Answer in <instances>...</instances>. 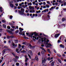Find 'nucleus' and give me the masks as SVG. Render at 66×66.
<instances>
[{
  "label": "nucleus",
  "mask_w": 66,
  "mask_h": 66,
  "mask_svg": "<svg viewBox=\"0 0 66 66\" xmlns=\"http://www.w3.org/2000/svg\"><path fill=\"white\" fill-rule=\"evenodd\" d=\"M21 11H20V10H19L18 11V12L20 15H24L25 16H26V14H24V9H21Z\"/></svg>",
  "instance_id": "nucleus-1"
},
{
  "label": "nucleus",
  "mask_w": 66,
  "mask_h": 66,
  "mask_svg": "<svg viewBox=\"0 0 66 66\" xmlns=\"http://www.w3.org/2000/svg\"><path fill=\"white\" fill-rule=\"evenodd\" d=\"M19 30H20V32L19 33V34L21 35H23V36H25L24 31H23L22 32V31H23V29L21 28V27H20L19 28Z\"/></svg>",
  "instance_id": "nucleus-2"
},
{
  "label": "nucleus",
  "mask_w": 66,
  "mask_h": 66,
  "mask_svg": "<svg viewBox=\"0 0 66 66\" xmlns=\"http://www.w3.org/2000/svg\"><path fill=\"white\" fill-rule=\"evenodd\" d=\"M12 46L13 48H14V47H17L18 45L17 44L15 45V43H13V42H12Z\"/></svg>",
  "instance_id": "nucleus-3"
},
{
  "label": "nucleus",
  "mask_w": 66,
  "mask_h": 66,
  "mask_svg": "<svg viewBox=\"0 0 66 66\" xmlns=\"http://www.w3.org/2000/svg\"><path fill=\"white\" fill-rule=\"evenodd\" d=\"M6 31L7 32H8L10 34V35H13L14 34V32H12V31H10V30L7 29L6 30Z\"/></svg>",
  "instance_id": "nucleus-4"
},
{
  "label": "nucleus",
  "mask_w": 66,
  "mask_h": 66,
  "mask_svg": "<svg viewBox=\"0 0 66 66\" xmlns=\"http://www.w3.org/2000/svg\"><path fill=\"white\" fill-rule=\"evenodd\" d=\"M34 34L33 33H30L29 34L28 36L29 37H31V38H32L33 36H33Z\"/></svg>",
  "instance_id": "nucleus-5"
},
{
  "label": "nucleus",
  "mask_w": 66,
  "mask_h": 66,
  "mask_svg": "<svg viewBox=\"0 0 66 66\" xmlns=\"http://www.w3.org/2000/svg\"><path fill=\"white\" fill-rule=\"evenodd\" d=\"M60 34L58 33V34H55V38H57V37H58L59 35H60Z\"/></svg>",
  "instance_id": "nucleus-6"
},
{
  "label": "nucleus",
  "mask_w": 66,
  "mask_h": 66,
  "mask_svg": "<svg viewBox=\"0 0 66 66\" xmlns=\"http://www.w3.org/2000/svg\"><path fill=\"white\" fill-rule=\"evenodd\" d=\"M34 35V36H38V35L36 33V32H34L33 33Z\"/></svg>",
  "instance_id": "nucleus-7"
},
{
  "label": "nucleus",
  "mask_w": 66,
  "mask_h": 66,
  "mask_svg": "<svg viewBox=\"0 0 66 66\" xmlns=\"http://www.w3.org/2000/svg\"><path fill=\"white\" fill-rule=\"evenodd\" d=\"M13 62H15L16 63H17V59H16V58H14L13 59Z\"/></svg>",
  "instance_id": "nucleus-8"
},
{
  "label": "nucleus",
  "mask_w": 66,
  "mask_h": 66,
  "mask_svg": "<svg viewBox=\"0 0 66 66\" xmlns=\"http://www.w3.org/2000/svg\"><path fill=\"white\" fill-rule=\"evenodd\" d=\"M60 47L61 48H64V47H65L64 45L62 44L60 45Z\"/></svg>",
  "instance_id": "nucleus-9"
},
{
  "label": "nucleus",
  "mask_w": 66,
  "mask_h": 66,
  "mask_svg": "<svg viewBox=\"0 0 66 66\" xmlns=\"http://www.w3.org/2000/svg\"><path fill=\"white\" fill-rule=\"evenodd\" d=\"M47 41L45 40V42H46V45H48V42H49V39H47Z\"/></svg>",
  "instance_id": "nucleus-10"
},
{
  "label": "nucleus",
  "mask_w": 66,
  "mask_h": 66,
  "mask_svg": "<svg viewBox=\"0 0 66 66\" xmlns=\"http://www.w3.org/2000/svg\"><path fill=\"white\" fill-rule=\"evenodd\" d=\"M40 48L41 49L43 50H44V51L45 52H46V50L44 49V48L43 47H40Z\"/></svg>",
  "instance_id": "nucleus-11"
},
{
  "label": "nucleus",
  "mask_w": 66,
  "mask_h": 66,
  "mask_svg": "<svg viewBox=\"0 0 66 66\" xmlns=\"http://www.w3.org/2000/svg\"><path fill=\"white\" fill-rule=\"evenodd\" d=\"M29 8L30 10H32V9H33V10H34V8L32 6H29Z\"/></svg>",
  "instance_id": "nucleus-12"
},
{
  "label": "nucleus",
  "mask_w": 66,
  "mask_h": 66,
  "mask_svg": "<svg viewBox=\"0 0 66 66\" xmlns=\"http://www.w3.org/2000/svg\"><path fill=\"white\" fill-rule=\"evenodd\" d=\"M10 7H11L13 8L14 7V5H13L12 4H10Z\"/></svg>",
  "instance_id": "nucleus-13"
},
{
  "label": "nucleus",
  "mask_w": 66,
  "mask_h": 66,
  "mask_svg": "<svg viewBox=\"0 0 66 66\" xmlns=\"http://www.w3.org/2000/svg\"><path fill=\"white\" fill-rule=\"evenodd\" d=\"M55 63V61H53L52 63H51V65L52 66H54V63Z\"/></svg>",
  "instance_id": "nucleus-14"
},
{
  "label": "nucleus",
  "mask_w": 66,
  "mask_h": 66,
  "mask_svg": "<svg viewBox=\"0 0 66 66\" xmlns=\"http://www.w3.org/2000/svg\"><path fill=\"white\" fill-rule=\"evenodd\" d=\"M58 61H59V62L60 63H62V61H61V59L59 58H58Z\"/></svg>",
  "instance_id": "nucleus-15"
},
{
  "label": "nucleus",
  "mask_w": 66,
  "mask_h": 66,
  "mask_svg": "<svg viewBox=\"0 0 66 66\" xmlns=\"http://www.w3.org/2000/svg\"><path fill=\"white\" fill-rule=\"evenodd\" d=\"M47 51H48V52H49V53L50 54H51V51H50V50H49V49H47Z\"/></svg>",
  "instance_id": "nucleus-16"
},
{
  "label": "nucleus",
  "mask_w": 66,
  "mask_h": 66,
  "mask_svg": "<svg viewBox=\"0 0 66 66\" xmlns=\"http://www.w3.org/2000/svg\"><path fill=\"white\" fill-rule=\"evenodd\" d=\"M16 65V66H19V65H20V64H19V63H16L15 64Z\"/></svg>",
  "instance_id": "nucleus-17"
},
{
  "label": "nucleus",
  "mask_w": 66,
  "mask_h": 66,
  "mask_svg": "<svg viewBox=\"0 0 66 66\" xmlns=\"http://www.w3.org/2000/svg\"><path fill=\"white\" fill-rule=\"evenodd\" d=\"M3 27L4 28H6V25H5V24H3Z\"/></svg>",
  "instance_id": "nucleus-18"
},
{
  "label": "nucleus",
  "mask_w": 66,
  "mask_h": 66,
  "mask_svg": "<svg viewBox=\"0 0 66 66\" xmlns=\"http://www.w3.org/2000/svg\"><path fill=\"white\" fill-rule=\"evenodd\" d=\"M28 60V58H26V60L25 61V62H27V61Z\"/></svg>",
  "instance_id": "nucleus-19"
},
{
  "label": "nucleus",
  "mask_w": 66,
  "mask_h": 66,
  "mask_svg": "<svg viewBox=\"0 0 66 66\" xmlns=\"http://www.w3.org/2000/svg\"><path fill=\"white\" fill-rule=\"evenodd\" d=\"M50 58H51V57H49L47 58V60H48V61H50V60H51Z\"/></svg>",
  "instance_id": "nucleus-20"
},
{
  "label": "nucleus",
  "mask_w": 66,
  "mask_h": 66,
  "mask_svg": "<svg viewBox=\"0 0 66 66\" xmlns=\"http://www.w3.org/2000/svg\"><path fill=\"white\" fill-rule=\"evenodd\" d=\"M9 24L11 26H13L14 25V24H13L12 23L10 22L9 23Z\"/></svg>",
  "instance_id": "nucleus-21"
},
{
  "label": "nucleus",
  "mask_w": 66,
  "mask_h": 66,
  "mask_svg": "<svg viewBox=\"0 0 66 66\" xmlns=\"http://www.w3.org/2000/svg\"><path fill=\"white\" fill-rule=\"evenodd\" d=\"M6 49H4L3 51V54H4L5 52H6Z\"/></svg>",
  "instance_id": "nucleus-22"
},
{
  "label": "nucleus",
  "mask_w": 66,
  "mask_h": 66,
  "mask_svg": "<svg viewBox=\"0 0 66 66\" xmlns=\"http://www.w3.org/2000/svg\"><path fill=\"white\" fill-rule=\"evenodd\" d=\"M7 28L8 29L10 30L11 29V27L10 26H8L7 27Z\"/></svg>",
  "instance_id": "nucleus-23"
},
{
  "label": "nucleus",
  "mask_w": 66,
  "mask_h": 66,
  "mask_svg": "<svg viewBox=\"0 0 66 66\" xmlns=\"http://www.w3.org/2000/svg\"><path fill=\"white\" fill-rule=\"evenodd\" d=\"M46 62V61H45V60H42V63H45Z\"/></svg>",
  "instance_id": "nucleus-24"
},
{
  "label": "nucleus",
  "mask_w": 66,
  "mask_h": 66,
  "mask_svg": "<svg viewBox=\"0 0 66 66\" xmlns=\"http://www.w3.org/2000/svg\"><path fill=\"white\" fill-rule=\"evenodd\" d=\"M35 59L36 60H38V57L37 56H36L35 57Z\"/></svg>",
  "instance_id": "nucleus-25"
},
{
  "label": "nucleus",
  "mask_w": 66,
  "mask_h": 66,
  "mask_svg": "<svg viewBox=\"0 0 66 66\" xmlns=\"http://www.w3.org/2000/svg\"><path fill=\"white\" fill-rule=\"evenodd\" d=\"M30 54L31 55H33V53H32V51H31L30 50Z\"/></svg>",
  "instance_id": "nucleus-26"
},
{
  "label": "nucleus",
  "mask_w": 66,
  "mask_h": 66,
  "mask_svg": "<svg viewBox=\"0 0 66 66\" xmlns=\"http://www.w3.org/2000/svg\"><path fill=\"white\" fill-rule=\"evenodd\" d=\"M64 20H65V19L64 18H63L62 19V21H64Z\"/></svg>",
  "instance_id": "nucleus-27"
},
{
  "label": "nucleus",
  "mask_w": 66,
  "mask_h": 66,
  "mask_svg": "<svg viewBox=\"0 0 66 66\" xmlns=\"http://www.w3.org/2000/svg\"><path fill=\"white\" fill-rule=\"evenodd\" d=\"M18 46H19V47L18 48H19V49H20V48H21V45L20 44H18Z\"/></svg>",
  "instance_id": "nucleus-28"
},
{
  "label": "nucleus",
  "mask_w": 66,
  "mask_h": 66,
  "mask_svg": "<svg viewBox=\"0 0 66 66\" xmlns=\"http://www.w3.org/2000/svg\"><path fill=\"white\" fill-rule=\"evenodd\" d=\"M57 55L58 56H59V57H61V55L59 54H57Z\"/></svg>",
  "instance_id": "nucleus-29"
},
{
  "label": "nucleus",
  "mask_w": 66,
  "mask_h": 66,
  "mask_svg": "<svg viewBox=\"0 0 66 66\" xmlns=\"http://www.w3.org/2000/svg\"><path fill=\"white\" fill-rule=\"evenodd\" d=\"M10 37H11V36H8L7 37V39H10Z\"/></svg>",
  "instance_id": "nucleus-30"
},
{
  "label": "nucleus",
  "mask_w": 66,
  "mask_h": 66,
  "mask_svg": "<svg viewBox=\"0 0 66 66\" xmlns=\"http://www.w3.org/2000/svg\"><path fill=\"white\" fill-rule=\"evenodd\" d=\"M10 19H12L13 18V16H12V15H10Z\"/></svg>",
  "instance_id": "nucleus-31"
},
{
  "label": "nucleus",
  "mask_w": 66,
  "mask_h": 66,
  "mask_svg": "<svg viewBox=\"0 0 66 66\" xmlns=\"http://www.w3.org/2000/svg\"><path fill=\"white\" fill-rule=\"evenodd\" d=\"M44 60L45 62H46V61H47V58H46V57H45L44 58Z\"/></svg>",
  "instance_id": "nucleus-32"
},
{
  "label": "nucleus",
  "mask_w": 66,
  "mask_h": 66,
  "mask_svg": "<svg viewBox=\"0 0 66 66\" xmlns=\"http://www.w3.org/2000/svg\"><path fill=\"white\" fill-rule=\"evenodd\" d=\"M41 53L42 54H43V55L45 53V52L44 51H42Z\"/></svg>",
  "instance_id": "nucleus-33"
},
{
  "label": "nucleus",
  "mask_w": 66,
  "mask_h": 66,
  "mask_svg": "<svg viewBox=\"0 0 66 66\" xmlns=\"http://www.w3.org/2000/svg\"><path fill=\"white\" fill-rule=\"evenodd\" d=\"M50 16L49 15V14L47 15V17L48 18H50Z\"/></svg>",
  "instance_id": "nucleus-34"
},
{
  "label": "nucleus",
  "mask_w": 66,
  "mask_h": 66,
  "mask_svg": "<svg viewBox=\"0 0 66 66\" xmlns=\"http://www.w3.org/2000/svg\"><path fill=\"white\" fill-rule=\"evenodd\" d=\"M23 38L26 39H28V38L25 36Z\"/></svg>",
  "instance_id": "nucleus-35"
},
{
  "label": "nucleus",
  "mask_w": 66,
  "mask_h": 66,
  "mask_svg": "<svg viewBox=\"0 0 66 66\" xmlns=\"http://www.w3.org/2000/svg\"><path fill=\"white\" fill-rule=\"evenodd\" d=\"M33 37L34 38H35V39H37L36 37H35L34 36H33Z\"/></svg>",
  "instance_id": "nucleus-36"
},
{
  "label": "nucleus",
  "mask_w": 66,
  "mask_h": 66,
  "mask_svg": "<svg viewBox=\"0 0 66 66\" xmlns=\"http://www.w3.org/2000/svg\"><path fill=\"white\" fill-rule=\"evenodd\" d=\"M43 36H45V37H48V36L44 34H43Z\"/></svg>",
  "instance_id": "nucleus-37"
},
{
  "label": "nucleus",
  "mask_w": 66,
  "mask_h": 66,
  "mask_svg": "<svg viewBox=\"0 0 66 66\" xmlns=\"http://www.w3.org/2000/svg\"><path fill=\"white\" fill-rule=\"evenodd\" d=\"M50 14H51V11H49L47 13V14H48V15H49Z\"/></svg>",
  "instance_id": "nucleus-38"
},
{
  "label": "nucleus",
  "mask_w": 66,
  "mask_h": 66,
  "mask_svg": "<svg viewBox=\"0 0 66 66\" xmlns=\"http://www.w3.org/2000/svg\"><path fill=\"white\" fill-rule=\"evenodd\" d=\"M29 45L30 47H32V46L31 45V44H30L29 43Z\"/></svg>",
  "instance_id": "nucleus-39"
},
{
  "label": "nucleus",
  "mask_w": 66,
  "mask_h": 66,
  "mask_svg": "<svg viewBox=\"0 0 66 66\" xmlns=\"http://www.w3.org/2000/svg\"><path fill=\"white\" fill-rule=\"evenodd\" d=\"M28 55L29 57L30 58V59H31V56L29 54H28Z\"/></svg>",
  "instance_id": "nucleus-40"
},
{
  "label": "nucleus",
  "mask_w": 66,
  "mask_h": 66,
  "mask_svg": "<svg viewBox=\"0 0 66 66\" xmlns=\"http://www.w3.org/2000/svg\"><path fill=\"white\" fill-rule=\"evenodd\" d=\"M10 37L11 38H14V36H11Z\"/></svg>",
  "instance_id": "nucleus-41"
},
{
  "label": "nucleus",
  "mask_w": 66,
  "mask_h": 66,
  "mask_svg": "<svg viewBox=\"0 0 66 66\" xmlns=\"http://www.w3.org/2000/svg\"><path fill=\"white\" fill-rule=\"evenodd\" d=\"M2 22H4V23H5V21L4 20H2Z\"/></svg>",
  "instance_id": "nucleus-42"
},
{
  "label": "nucleus",
  "mask_w": 66,
  "mask_h": 66,
  "mask_svg": "<svg viewBox=\"0 0 66 66\" xmlns=\"http://www.w3.org/2000/svg\"><path fill=\"white\" fill-rule=\"evenodd\" d=\"M46 6L47 7H50V6L49 5H48V4H47L46 5Z\"/></svg>",
  "instance_id": "nucleus-43"
},
{
  "label": "nucleus",
  "mask_w": 66,
  "mask_h": 66,
  "mask_svg": "<svg viewBox=\"0 0 66 66\" xmlns=\"http://www.w3.org/2000/svg\"><path fill=\"white\" fill-rule=\"evenodd\" d=\"M47 45H48V46H52L51 44H50V43L48 44Z\"/></svg>",
  "instance_id": "nucleus-44"
},
{
  "label": "nucleus",
  "mask_w": 66,
  "mask_h": 66,
  "mask_svg": "<svg viewBox=\"0 0 66 66\" xmlns=\"http://www.w3.org/2000/svg\"><path fill=\"white\" fill-rule=\"evenodd\" d=\"M21 47L22 49H23L24 48V45H23Z\"/></svg>",
  "instance_id": "nucleus-45"
},
{
  "label": "nucleus",
  "mask_w": 66,
  "mask_h": 66,
  "mask_svg": "<svg viewBox=\"0 0 66 66\" xmlns=\"http://www.w3.org/2000/svg\"><path fill=\"white\" fill-rule=\"evenodd\" d=\"M22 8H24V9H25V8H26V7H25V6H24V5H22Z\"/></svg>",
  "instance_id": "nucleus-46"
},
{
  "label": "nucleus",
  "mask_w": 66,
  "mask_h": 66,
  "mask_svg": "<svg viewBox=\"0 0 66 66\" xmlns=\"http://www.w3.org/2000/svg\"><path fill=\"white\" fill-rule=\"evenodd\" d=\"M15 57L17 59H19V57L17 56H16Z\"/></svg>",
  "instance_id": "nucleus-47"
},
{
  "label": "nucleus",
  "mask_w": 66,
  "mask_h": 66,
  "mask_svg": "<svg viewBox=\"0 0 66 66\" xmlns=\"http://www.w3.org/2000/svg\"><path fill=\"white\" fill-rule=\"evenodd\" d=\"M53 50L55 53H56V50H55V49H54Z\"/></svg>",
  "instance_id": "nucleus-48"
},
{
  "label": "nucleus",
  "mask_w": 66,
  "mask_h": 66,
  "mask_svg": "<svg viewBox=\"0 0 66 66\" xmlns=\"http://www.w3.org/2000/svg\"><path fill=\"white\" fill-rule=\"evenodd\" d=\"M12 61H13V59H10V62H12Z\"/></svg>",
  "instance_id": "nucleus-49"
},
{
  "label": "nucleus",
  "mask_w": 66,
  "mask_h": 66,
  "mask_svg": "<svg viewBox=\"0 0 66 66\" xmlns=\"http://www.w3.org/2000/svg\"><path fill=\"white\" fill-rule=\"evenodd\" d=\"M22 44H23V45H26V43L24 42H23L22 43Z\"/></svg>",
  "instance_id": "nucleus-50"
},
{
  "label": "nucleus",
  "mask_w": 66,
  "mask_h": 66,
  "mask_svg": "<svg viewBox=\"0 0 66 66\" xmlns=\"http://www.w3.org/2000/svg\"><path fill=\"white\" fill-rule=\"evenodd\" d=\"M19 32V30H16V33H18V32Z\"/></svg>",
  "instance_id": "nucleus-51"
},
{
  "label": "nucleus",
  "mask_w": 66,
  "mask_h": 66,
  "mask_svg": "<svg viewBox=\"0 0 66 66\" xmlns=\"http://www.w3.org/2000/svg\"><path fill=\"white\" fill-rule=\"evenodd\" d=\"M15 5L16 6H18V3L15 4Z\"/></svg>",
  "instance_id": "nucleus-52"
},
{
  "label": "nucleus",
  "mask_w": 66,
  "mask_h": 66,
  "mask_svg": "<svg viewBox=\"0 0 66 66\" xmlns=\"http://www.w3.org/2000/svg\"><path fill=\"white\" fill-rule=\"evenodd\" d=\"M38 55H40V52H39L38 53Z\"/></svg>",
  "instance_id": "nucleus-53"
},
{
  "label": "nucleus",
  "mask_w": 66,
  "mask_h": 66,
  "mask_svg": "<svg viewBox=\"0 0 66 66\" xmlns=\"http://www.w3.org/2000/svg\"><path fill=\"white\" fill-rule=\"evenodd\" d=\"M26 51H25V50H23V53H26Z\"/></svg>",
  "instance_id": "nucleus-54"
},
{
  "label": "nucleus",
  "mask_w": 66,
  "mask_h": 66,
  "mask_svg": "<svg viewBox=\"0 0 66 66\" xmlns=\"http://www.w3.org/2000/svg\"><path fill=\"white\" fill-rule=\"evenodd\" d=\"M18 51H19V50H18V49H16V52H18Z\"/></svg>",
  "instance_id": "nucleus-55"
},
{
  "label": "nucleus",
  "mask_w": 66,
  "mask_h": 66,
  "mask_svg": "<svg viewBox=\"0 0 66 66\" xmlns=\"http://www.w3.org/2000/svg\"><path fill=\"white\" fill-rule=\"evenodd\" d=\"M13 2H14L13 1H11V2H10V3H13Z\"/></svg>",
  "instance_id": "nucleus-56"
},
{
  "label": "nucleus",
  "mask_w": 66,
  "mask_h": 66,
  "mask_svg": "<svg viewBox=\"0 0 66 66\" xmlns=\"http://www.w3.org/2000/svg\"><path fill=\"white\" fill-rule=\"evenodd\" d=\"M43 39H44V38H41V39H42V40H41V42H44V40H43Z\"/></svg>",
  "instance_id": "nucleus-57"
},
{
  "label": "nucleus",
  "mask_w": 66,
  "mask_h": 66,
  "mask_svg": "<svg viewBox=\"0 0 66 66\" xmlns=\"http://www.w3.org/2000/svg\"><path fill=\"white\" fill-rule=\"evenodd\" d=\"M26 34L27 35H28L29 36V33L28 32H27L26 33Z\"/></svg>",
  "instance_id": "nucleus-58"
},
{
  "label": "nucleus",
  "mask_w": 66,
  "mask_h": 66,
  "mask_svg": "<svg viewBox=\"0 0 66 66\" xmlns=\"http://www.w3.org/2000/svg\"><path fill=\"white\" fill-rule=\"evenodd\" d=\"M61 40H58V43H60V42H61Z\"/></svg>",
  "instance_id": "nucleus-59"
},
{
  "label": "nucleus",
  "mask_w": 66,
  "mask_h": 66,
  "mask_svg": "<svg viewBox=\"0 0 66 66\" xmlns=\"http://www.w3.org/2000/svg\"><path fill=\"white\" fill-rule=\"evenodd\" d=\"M32 3L33 4H35V2H32Z\"/></svg>",
  "instance_id": "nucleus-60"
},
{
  "label": "nucleus",
  "mask_w": 66,
  "mask_h": 66,
  "mask_svg": "<svg viewBox=\"0 0 66 66\" xmlns=\"http://www.w3.org/2000/svg\"><path fill=\"white\" fill-rule=\"evenodd\" d=\"M61 1H62L61 0H60L59 1V3H61Z\"/></svg>",
  "instance_id": "nucleus-61"
},
{
  "label": "nucleus",
  "mask_w": 66,
  "mask_h": 66,
  "mask_svg": "<svg viewBox=\"0 0 66 66\" xmlns=\"http://www.w3.org/2000/svg\"><path fill=\"white\" fill-rule=\"evenodd\" d=\"M35 48V46H33L32 47V49H34Z\"/></svg>",
  "instance_id": "nucleus-62"
},
{
  "label": "nucleus",
  "mask_w": 66,
  "mask_h": 66,
  "mask_svg": "<svg viewBox=\"0 0 66 66\" xmlns=\"http://www.w3.org/2000/svg\"><path fill=\"white\" fill-rule=\"evenodd\" d=\"M12 28H13V29H14V28H15V26H12Z\"/></svg>",
  "instance_id": "nucleus-63"
},
{
  "label": "nucleus",
  "mask_w": 66,
  "mask_h": 66,
  "mask_svg": "<svg viewBox=\"0 0 66 66\" xmlns=\"http://www.w3.org/2000/svg\"><path fill=\"white\" fill-rule=\"evenodd\" d=\"M64 6H66V2H65V3H64Z\"/></svg>",
  "instance_id": "nucleus-64"
}]
</instances>
